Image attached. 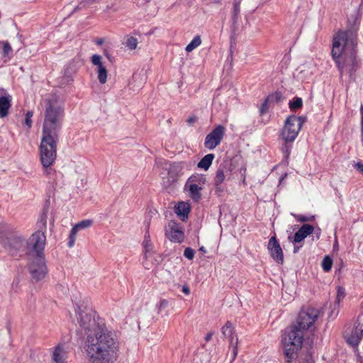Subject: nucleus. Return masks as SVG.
I'll list each match as a JSON object with an SVG mask.
<instances>
[{
    "instance_id": "obj_27",
    "label": "nucleus",
    "mask_w": 363,
    "mask_h": 363,
    "mask_svg": "<svg viewBox=\"0 0 363 363\" xmlns=\"http://www.w3.org/2000/svg\"><path fill=\"white\" fill-rule=\"evenodd\" d=\"M78 232H79L78 228L75 225H74L73 228H72V230L69 233V242H68L69 247H74Z\"/></svg>"
},
{
    "instance_id": "obj_33",
    "label": "nucleus",
    "mask_w": 363,
    "mask_h": 363,
    "mask_svg": "<svg viewBox=\"0 0 363 363\" xmlns=\"http://www.w3.org/2000/svg\"><path fill=\"white\" fill-rule=\"evenodd\" d=\"M302 99L301 98H295L289 103V107L292 110L298 109L302 106Z\"/></svg>"
},
{
    "instance_id": "obj_38",
    "label": "nucleus",
    "mask_w": 363,
    "mask_h": 363,
    "mask_svg": "<svg viewBox=\"0 0 363 363\" xmlns=\"http://www.w3.org/2000/svg\"><path fill=\"white\" fill-rule=\"evenodd\" d=\"M360 113H361V133L362 135H363V105L361 104L360 106Z\"/></svg>"
},
{
    "instance_id": "obj_11",
    "label": "nucleus",
    "mask_w": 363,
    "mask_h": 363,
    "mask_svg": "<svg viewBox=\"0 0 363 363\" xmlns=\"http://www.w3.org/2000/svg\"><path fill=\"white\" fill-rule=\"evenodd\" d=\"M165 235L172 242L182 243L185 238L184 227L174 221L170 220L164 229Z\"/></svg>"
},
{
    "instance_id": "obj_36",
    "label": "nucleus",
    "mask_w": 363,
    "mask_h": 363,
    "mask_svg": "<svg viewBox=\"0 0 363 363\" xmlns=\"http://www.w3.org/2000/svg\"><path fill=\"white\" fill-rule=\"evenodd\" d=\"M339 308L340 305H337V303H333V306H332V308L330 310V312L329 313V317L330 318H335L338 313H339Z\"/></svg>"
},
{
    "instance_id": "obj_24",
    "label": "nucleus",
    "mask_w": 363,
    "mask_h": 363,
    "mask_svg": "<svg viewBox=\"0 0 363 363\" xmlns=\"http://www.w3.org/2000/svg\"><path fill=\"white\" fill-rule=\"evenodd\" d=\"M201 44V39L200 35H196L192 40L186 46L185 50L187 52H191Z\"/></svg>"
},
{
    "instance_id": "obj_10",
    "label": "nucleus",
    "mask_w": 363,
    "mask_h": 363,
    "mask_svg": "<svg viewBox=\"0 0 363 363\" xmlns=\"http://www.w3.org/2000/svg\"><path fill=\"white\" fill-rule=\"evenodd\" d=\"M318 311L315 308H307L301 311L297 318L298 330L303 331L310 328L316 321Z\"/></svg>"
},
{
    "instance_id": "obj_43",
    "label": "nucleus",
    "mask_w": 363,
    "mask_h": 363,
    "mask_svg": "<svg viewBox=\"0 0 363 363\" xmlns=\"http://www.w3.org/2000/svg\"><path fill=\"white\" fill-rule=\"evenodd\" d=\"M182 291L186 295H189L190 293V290L186 286H182Z\"/></svg>"
},
{
    "instance_id": "obj_3",
    "label": "nucleus",
    "mask_w": 363,
    "mask_h": 363,
    "mask_svg": "<svg viewBox=\"0 0 363 363\" xmlns=\"http://www.w3.org/2000/svg\"><path fill=\"white\" fill-rule=\"evenodd\" d=\"M64 117L63 103L56 95L50 96L46 101L42 135L44 137L57 138Z\"/></svg>"
},
{
    "instance_id": "obj_42",
    "label": "nucleus",
    "mask_w": 363,
    "mask_h": 363,
    "mask_svg": "<svg viewBox=\"0 0 363 363\" xmlns=\"http://www.w3.org/2000/svg\"><path fill=\"white\" fill-rule=\"evenodd\" d=\"M267 101H265L264 103L262 104V108L260 109V111L262 113H264L267 109Z\"/></svg>"
},
{
    "instance_id": "obj_45",
    "label": "nucleus",
    "mask_w": 363,
    "mask_h": 363,
    "mask_svg": "<svg viewBox=\"0 0 363 363\" xmlns=\"http://www.w3.org/2000/svg\"><path fill=\"white\" fill-rule=\"evenodd\" d=\"M18 282H19V280L17 279L16 280L13 281V282L12 283V286L14 287H17L18 286Z\"/></svg>"
},
{
    "instance_id": "obj_1",
    "label": "nucleus",
    "mask_w": 363,
    "mask_h": 363,
    "mask_svg": "<svg viewBox=\"0 0 363 363\" xmlns=\"http://www.w3.org/2000/svg\"><path fill=\"white\" fill-rule=\"evenodd\" d=\"M77 320L86 335L84 351L87 359L92 363H115L120 350V342L116 335L106 329L91 309L80 310Z\"/></svg>"
},
{
    "instance_id": "obj_29",
    "label": "nucleus",
    "mask_w": 363,
    "mask_h": 363,
    "mask_svg": "<svg viewBox=\"0 0 363 363\" xmlns=\"http://www.w3.org/2000/svg\"><path fill=\"white\" fill-rule=\"evenodd\" d=\"M321 265H322L323 269L325 272H329L331 269L332 266H333L332 259L328 256L325 257L322 261Z\"/></svg>"
},
{
    "instance_id": "obj_26",
    "label": "nucleus",
    "mask_w": 363,
    "mask_h": 363,
    "mask_svg": "<svg viewBox=\"0 0 363 363\" xmlns=\"http://www.w3.org/2000/svg\"><path fill=\"white\" fill-rule=\"evenodd\" d=\"M47 221H48V213L46 211H43L40 216L38 219V225L40 228L39 230H45L47 226Z\"/></svg>"
},
{
    "instance_id": "obj_28",
    "label": "nucleus",
    "mask_w": 363,
    "mask_h": 363,
    "mask_svg": "<svg viewBox=\"0 0 363 363\" xmlns=\"http://www.w3.org/2000/svg\"><path fill=\"white\" fill-rule=\"evenodd\" d=\"M138 39L133 36H127L125 46L130 50H135L138 46Z\"/></svg>"
},
{
    "instance_id": "obj_8",
    "label": "nucleus",
    "mask_w": 363,
    "mask_h": 363,
    "mask_svg": "<svg viewBox=\"0 0 363 363\" xmlns=\"http://www.w3.org/2000/svg\"><path fill=\"white\" fill-rule=\"evenodd\" d=\"M31 260L28 269L33 279L40 281L43 279L47 274V267L45 257L30 256Z\"/></svg>"
},
{
    "instance_id": "obj_49",
    "label": "nucleus",
    "mask_w": 363,
    "mask_h": 363,
    "mask_svg": "<svg viewBox=\"0 0 363 363\" xmlns=\"http://www.w3.org/2000/svg\"><path fill=\"white\" fill-rule=\"evenodd\" d=\"M214 3L219 4L221 0H213Z\"/></svg>"
},
{
    "instance_id": "obj_20",
    "label": "nucleus",
    "mask_w": 363,
    "mask_h": 363,
    "mask_svg": "<svg viewBox=\"0 0 363 363\" xmlns=\"http://www.w3.org/2000/svg\"><path fill=\"white\" fill-rule=\"evenodd\" d=\"M68 351L62 345L56 346L52 352V361L55 363H67Z\"/></svg>"
},
{
    "instance_id": "obj_46",
    "label": "nucleus",
    "mask_w": 363,
    "mask_h": 363,
    "mask_svg": "<svg viewBox=\"0 0 363 363\" xmlns=\"http://www.w3.org/2000/svg\"><path fill=\"white\" fill-rule=\"evenodd\" d=\"M234 7L235 11H239V2L235 3Z\"/></svg>"
},
{
    "instance_id": "obj_2",
    "label": "nucleus",
    "mask_w": 363,
    "mask_h": 363,
    "mask_svg": "<svg viewBox=\"0 0 363 363\" xmlns=\"http://www.w3.org/2000/svg\"><path fill=\"white\" fill-rule=\"evenodd\" d=\"M356 35L352 31H340L333 38L332 55L342 74H352L358 67Z\"/></svg>"
},
{
    "instance_id": "obj_32",
    "label": "nucleus",
    "mask_w": 363,
    "mask_h": 363,
    "mask_svg": "<svg viewBox=\"0 0 363 363\" xmlns=\"http://www.w3.org/2000/svg\"><path fill=\"white\" fill-rule=\"evenodd\" d=\"M92 224L93 221L91 220H84L74 225L78 228L79 230H80L90 228L92 225Z\"/></svg>"
},
{
    "instance_id": "obj_35",
    "label": "nucleus",
    "mask_w": 363,
    "mask_h": 363,
    "mask_svg": "<svg viewBox=\"0 0 363 363\" xmlns=\"http://www.w3.org/2000/svg\"><path fill=\"white\" fill-rule=\"evenodd\" d=\"M12 52V48L8 41L2 42V52L4 56L8 55Z\"/></svg>"
},
{
    "instance_id": "obj_39",
    "label": "nucleus",
    "mask_w": 363,
    "mask_h": 363,
    "mask_svg": "<svg viewBox=\"0 0 363 363\" xmlns=\"http://www.w3.org/2000/svg\"><path fill=\"white\" fill-rule=\"evenodd\" d=\"M355 167L357 168V169L361 172L362 174H363V163H361V162H357L355 164Z\"/></svg>"
},
{
    "instance_id": "obj_12",
    "label": "nucleus",
    "mask_w": 363,
    "mask_h": 363,
    "mask_svg": "<svg viewBox=\"0 0 363 363\" xmlns=\"http://www.w3.org/2000/svg\"><path fill=\"white\" fill-rule=\"evenodd\" d=\"M225 128L221 125L216 126L206 137L204 146L208 150L215 149L221 143L225 135Z\"/></svg>"
},
{
    "instance_id": "obj_7",
    "label": "nucleus",
    "mask_w": 363,
    "mask_h": 363,
    "mask_svg": "<svg viewBox=\"0 0 363 363\" xmlns=\"http://www.w3.org/2000/svg\"><path fill=\"white\" fill-rule=\"evenodd\" d=\"M46 236L42 230L35 231L26 241V252L30 256H44Z\"/></svg>"
},
{
    "instance_id": "obj_9",
    "label": "nucleus",
    "mask_w": 363,
    "mask_h": 363,
    "mask_svg": "<svg viewBox=\"0 0 363 363\" xmlns=\"http://www.w3.org/2000/svg\"><path fill=\"white\" fill-rule=\"evenodd\" d=\"M11 229L7 225L0 227V242L8 245L11 249L19 250L24 246V238L21 236H15L11 240Z\"/></svg>"
},
{
    "instance_id": "obj_23",
    "label": "nucleus",
    "mask_w": 363,
    "mask_h": 363,
    "mask_svg": "<svg viewBox=\"0 0 363 363\" xmlns=\"http://www.w3.org/2000/svg\"><path fill=\"white\" fill-rule=\"evenodd\" d=\"M213 159V154H208L205 155L198 163V167L203 169L204 170H208L211 167Z\"/></svg>"
},
{
    "instance_id": "obj_30",
    "label": "nucleus",
    "mask_w": 363,
    "mask_h": 363,
    "mask_svg": "<svg viewBox=\"0 0 363 363\" xmlns=\"http://www.w3.org/2000/svg\"><path fill=\"white\" fill-rule=\"evenodd\" d=\"M345 289L342 286H337V295H336L335 303L340 305V302L345 298Z\"/></svg>"
},
{
    "instance_id": "obj_41",
    "label": "nucleus",
    "mask_w": 363,
    "mask_h": 363,
    "mask_svg": "<svg viewBox=\"0 0 363 363\" xmlns=\"http://www.w3.org/2000/svg\"><path fill=\"white\" fill-rule=\"evenodd\" d=\"M96 0H82V3L86 5H91L96 2Z\"/></svg>"
},
{
    "instance_id": "obj_48",
    "label": "nucleus",
    "mask_w": 363,
    "mask_h": 363,
    "mask_svg": "<svg viewBox=\"0 0 363 363\" xmlns=\"http://www.w3.org/2000/svg\"><path fill=\"white\" fill-rule=\"evenodd\" d=\"M303 363H314V361L313 359H308L306 362H304Z\"/></svg>"
},
{
    "instance_id": "obj_6",
    "label": "nucleus",
    "mask_w": 363,
    "mask_h": 363,
    "mask_svg": "<svg viewBox=\"0 0 363 363\" xmlns=\"http://www.w3.org/2000/svg\"><path fill=\"white\" fill-rule=\"evenodd\" d=\"M57 139L42 136L40 145V159L44 168L50 167L56 160Z\"/></svg>"
},
{
    "instance_id": "obj_25",
    "label": "nucleus",
    "mask_w": 363,
    "mask_h": 363,
    "mask_svg": "<svg viewBox=\"0 0 363 363\" xmlns=\"http://www.w3.org/2000/svg\"><path fill=\"white\" fill-rule=\"evenodd\" d=\"M143 247H144V256H146L147 254H156L155 251H153V245L151 242L149 237L145 236L144 243H143Z\"/></svg>"
},
{
    "instance_id": "obj_44",
    "label": "nucleus",
    "mask_w": 363,
    "mask_h": 363,
    "mask_svg": "<svg viewBox=\"0 0 363 363\" xmlns=\"http://www.w3.org/2000/svg\"><path fill=\"white\" fill-rule=\"evenodd\" d=\"M212 335H213V334H212L211 333H208V334L206 335V338H205V339H206V341H209V340L211 339Z\"/></svg>"
},
{
    "instance_id": "obj_37",
    "label": "nucleus",
    "mask_w": 363,
    "mask_h": 363,
    "mask_svg": "<svg viewBox=\"0 0 363 363\" xmlns=\"http://www.w3.org/2000/svg\"><path fill=\"white\" fill-rule=\"evenodd\" d=\"M194 250L191 247H186L184 252V257L190 260L193 259V258L194 257Z\"/></svg>"
},
{
    "instance_id": "obj_40",
    "label": "nucleus",
    "mask_w": 363,
    "mask_h": 363,
    "mask_svg": "<svg viewBox=\"0 0 363 363\" xmlns=\"http://www.w3.org/2000/svg\"><path fill=\"white\" fill-rule=\"evenodd\" d=\"M297 220L298 221H301V222H306V221H308V220H311V219L307 218V217H305V216H298V218H297Z\"/></svg>"
},
{
    "instance_id": "obj_14",
    "label": "nucleus",
    "mask_w": 363,
    "mask_h": 363,
    "mask_svg": "<svg viewBox=\"0 0 363 363\" xmlns=\"http://www.w3.org/2000/svg\"><path fill=\"white\" fill-rule=\"evenodd\" d=\"M314 230V228L309 224L303 225L298 231L294 234L293 237L289 236V240L295 245L294 248V252L296 253L299 249L302 247V242L309 235H311Z\"/></svg>"
},
{
    "instance_id": "obj_22",
    "label": "nucleus",
    "mask_w": 363,
    "mask_h": 363,
    "mask_svg": "<svg viewBox=\"0 0 363 363\" xmlns=\"http://www.w3.org/2000/svg\"><path fill=\"white\" fill-rule=\"evenodd\" d=\"M156 254H147L146 256H144V260H143V266L147 269H154L157 268V259L155 258Z\"/></svg>"
},
{
    "instance_id": "obj_18",
    "label": "nucleus",
    "mask_w": 363,
    "mask_h": 363,
    "mask_svg": "<svg viewBox=\"0 0 363 363\" xmlns=\"http://www.w3.org/2000/svg\"><path fill=\"white\" fill-rule=\"evenodd\" d=\"M222 333L223 335L229 339L230 344L233 347L234 355H237V347L238 344V338L234 333L233 325L230 322H227L222 328Z\"/></svg>"
},
{
    "instance_id": "obj_34",
    "label": "nucleus",
    "mask_w": 363,
    "mask_h": 363,
    "mask_svg": "<svg viewBox=\"0 0 363 363\" xmlns=\"http://www.w3.org/2000/svg\"><path fill=\"white\" fill-rule=\"evenodd\" d=\"M33 116V112L31 111H27L26 113L25 118V124L28 128V130L30 129L33 124L32 117Z\"/></svg>"
},
{
    "instance_id": "obj_13",
    "label": "nucleus",
    "mask_w": 363,
    "mask_h": 363,
    "mask_svg": "<svg viewBox=\"0 0 363 363\" xmlns=\"http://www.w3.org/2000/svg\"><path fill=\"white\" fill-rule=\"evenodd\" d=\"M206 182V178L201 174L192 175L187 181L186 186L189 188L190 196L195 201L201 199V190Z\"/></svg>"
},
{
    "instance_id": "obj_21",
    "label": "nucleus",
    "mask_w": 363,
    "mask_h": 363,
    "mask_svg": "<svg viewBox=\"0 0 363 363\" xmlns=\"http://www.w3.org/2000/svg\"><path fill=\"white\" fill-rule=\"evenodd\" d=\"M362 337L363 330L359 328H354L352 330L351 334L345 335L347 342L352 346H357L359 343Z\"/></svg>"
},
{
    "instance_id": "obj_50",
    "label": "nucleus",
    "mask_w": 363,
    "mask_h": 363,
    "mask_svg": "<svg viewBox=\"0 0 363 363\" xmlns=\"http://www.w3.org/2000/svg\"><path fill=\"white\" fill-rule=\"evenodd\" d=\"M167 303L165 301L160 302V308L164 304Z\"/></svg>"
},
{
    "instance_id": "obj_15",
    "label": "nucleus",
    "mask_w": 363,
    "mask_h": 363,
    "mask_svg": "<svg viewBox=\"0 0 363 363\" xmlns=\"http://www.w3.org/2000/svg\"><path fill=\"white\" fill-rule=\"evenodd\" d=\"M91 62L96 67L97 78L101 84L106 83L108 79V69H106L103 58L98 54H94L91 57Z\"/></svg>"
},
{
    "instance_id": "obj_31",
    "label": "nucleus",
    "mask_w": 363,
    "mask_h": 363,
    "mask_svg": "<svg viewBox=\"0 0 363 363\" xmlns=\"http://www.w3.org/2000/svg\"><path fill=\"white\" fill-rule=\"evenodd\" d=\"M225 179V176L223 170L218 169L216 172V174L215 177V184L216 186L221 184L224 182Z\"/></svg>"
},
{
    "instance_id": "obj_4",
    "label": "nucleus",
    "mask_w": 363,
    "mask_h": 363,
    "mask_svg": "<svg viewBox=\"0 0 363 363\" xmlns=\"http://www.w3.org/2000/svg\"><path fill=\"white\" fill-rule=\"evenodd\" d=\"M304 120L301 117L289 116L285 121L283 128L279 133V139L283 143L282 152L288 157L291 152V144L297 138Z\"/></svg>"
},
{
    "instance_id": "obj_47",
    "label": "nucleus",
    "mask_w": 363,
    "mask_h": 363,
    "mask_svg": "<svg viewBox=\"0 0 363 363\" xmlns=\"http://www.w3.org/2000/svg\"><path fill=\"white\" fill-rule=\"evenodd\" d=\"M194 122H195V118H190L188 119V123L189 124H191V123H193Z\"/></svg>"
},
{
    "instance_id": "obj_17",
    "label": "nucleus",
    "mask_w": 363,
    "mask_h": 363,
    "mask_svg": "<svg viewBox=\"0 0 363 363\" xmlns=\"http://www.w3.org/2000/svg\"><path fill=\"white\" fill-rule=\"evenodd\" d=\"M267 249L272 259L279 264H282L284 261V255L282 249L277 241L276 236L270 238Z\"/></svg>"
},
{
    "instance_id": "obj_19",
    "label": "nucleus",
    "mask_w": 363,
    "mask_h": 363,
    "mask_svg": "<svg viewBox=\"0 0 363 363\" xmlns=\"http://www.w3.org/2000/svg\"><path fill=\"white\" fill-rule=\"evenodd\" d=\"M191 211V205L189 202L179 201L174 206V213L182 221H186Z\"/></svg>"
},
{
    "instance_id": "obj_16",
    "label": "nucleus",
    "mask_w": 363,
    "mask_h": 363,
    "mask_svg": "<svg viewBox=\"0 0 363 363\" xmlns=\"http://www.w3.org/2000/svg\"><path fill=\"white\" fill-rule=\"evenodd\" d=\"M12 96L4 89L0 87V118L9 116L11 108Z\"/></svg>"
},
{
    "instance_id": "obj_5",
    "label": "nucleus",
    "mask_w": 363,
    "mask_h": 363,
    "mask_svg": "<svg viewBox=\"0 0 363 363\" xmlns=\"http://www.w3.org/2000/svg\"><path fill=\"white\" fill-rule=\"evenodd\" d=\"M303 331L296 326H291L286 329L282 337V347L285 356L289 359L288 363L296 357L298 351L303 344Z\"/></svg>"
}]
</instances>
